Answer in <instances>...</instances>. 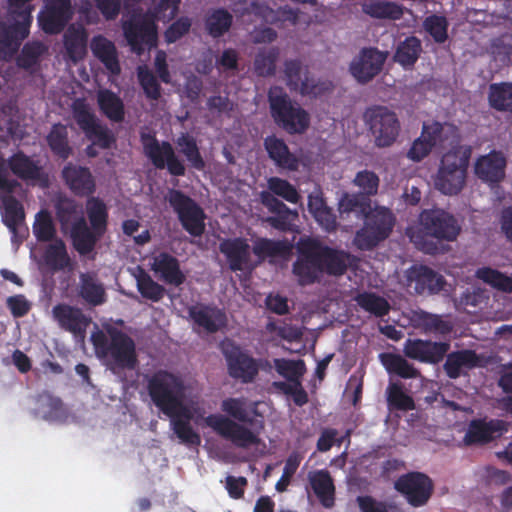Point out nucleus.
<instances>
[{
    "label": "nucleus",
    "instance_id": "bb28decb",
    "mask_svg": "<svg viewBox=\"0 0 512 512\" xmlns=\"http://www.w3.org/2000/svg\"><path fill=\"white\" fill-rule=\"evenodd\" d=\"M102 236V233L96 232V230L88 226L83 216L78 217L71 224L70 238L72 245L81 256L92 253Z\"/></svg>",
    "mask_w": 512,
    "mask_h": 512
},
{
    "label": "nucleus",
    "instance_id": "cd10ccee",
    "mask_svg": "<svg viewBox=\"0 0 512 512\" xmlns=\"http://www.w3.org/2000/svg\"><path fill=\"white\" fill-rule=\"evenodd\" d=\"M188 312L194 323L208 333H216L227 322L225 312L215 305H194L189 308Z\"/></svg>",
    "mask_w": 512,
    "mask_h": 512
},
{
    "label": "nucleus",
    "instance_id": "58836bf2",
    "mask_svg": "<svg viewBox=\"0 0 512 512\" xmlns=\"http://www.w3.org/2000/svg\"><path fill=\"white\" fill-rule=\"evenodd\" d=\"M232 25L233 15L225 8L210 9L204 17L205 31L213 39L224 36Z\"/></svg>",
    "mask_w": 512,
    "mask_h": 512
},
{
    "label": "nucleus",
    "instance_id": "423d86ee",
    "mask_svg": "<svg viewBox=\"0 0 512 512\" xmlns=\"http://www.w3.org/2000/svg\"><path fill=\"white\" fill-rule=\"evenodd\" d=\"M471 155L470 145L459 144L444 153L434 178L435 188L445 195L460 193L466 184Z\"/></svg>",
    "mask_w": 512,
    "mask_h": 512
},
{
    "label": "nucleus",
    "instance_id": "9b49d317",
    "mask_svg": "<svg viewBox=\"0 0 512 512\" xmlns=\"http://www.w3.org/2000/svg\"><path fill=\"white\" fill-rule=\"evenodd\" d=\"M166 200L182 228L192 237H200L205 232L206 215L203 208L190 196L178 189H169Z\"/></svg>",
    "mask_w": 512,
    "mask_h": 512
},
{
    "label": "nucleus",
    "instance_id": "f257e3e1",
    "mask_svg": "<svg viewBox=\"0 0 512 512\" xmlns=\"http://www.w3.org/2000/svg\"><path fill=\"white\" fill-rule=\"evenodd\" d=\"M222 414H210L205 418V424L222 438L231 441L236 447L249 448L258 445L260 439L249 426L256 424L258 416L256 404L249 408L244 397H229L221 402Z\"/></svg>",
    "mask_w": 512,
    "mask_h": 512
},
{
    "label": "nucleus",
    "instance_id": "f03ea898",
    "mask_svg": "<svg viewBox=\"0 0 512 512\" xmlns=\"http://www.w3.org/2000/svg\"><path fill=\"white\" fill-rule=\"evenodd\" d=\"M298 252L292 271L302 286L319 282L324 274L341 276L347 270L348 254L316 239L302 240Z\"/></svg>",
    "mask_w": 512,
    "mask_h": 512
},
{
    "label": "nucleus",
    "instance_id": "2eb2a0df",
    "mask_svg": "<svg viewBox=\"0 0 512 512\" xmlns=\"http://www.w3.org/2000/svg\"><path fill=\"white\" fill-rule=\"evenodd\" d=\"M38 15L41 29L49 35L61 33L73 18L74 9L71 0H44Z\"/></svg>",
    "mask_w": 512,
    "mask_h": 512
},
{
    "label": "nucleus",
    "instance_id": "69168bd1",
    "mask_svg": "<svg viewBox=\"0 0 512 512\" xmlns=\"http://www.w3.org/2000/svg\"><path fill=\"white\" fill-rule=\"evenodd\" d=\"M46 47L41 42L26 43L17 58V65L20 68L29 70L38 64L40 57L45 53Z\"/></svg>",
    "mask_w": 512,
    "mask_h": 512
},
{
    "label": "nucleus",
    "instance_id": "7ed1b4c3",
    "mask_svg": "<svg viewBox=\"0 0 512 512\" xmlns=\"http://www.w3.org/2000/svg\"><path fill=\"white\" fill-rule=\"evenodd\" d=\"M292 244L287 240H274L265 237L257 238L252 246L244 237L225 238L219 243V251L224 255L231 271L252 269L251 251L259 259L286 258L292 252Z\"/></svg>",
    "mask_w": 512,
    "mask_h": 512
},
{
    "label": "nucleus",
    "instance_id": "7c9ffc66",
    "mask_svg": "<svg viewBox=\"0 0 512 512\" xmlns=\"http://www.w3.org/2000/svg\"><path fill=\"white\" fill-rule=\"evenodd\" d=\"M506 158L501 152L492 151L481 156L475 163V174L488 183H498L505 176Z\"/></svg>",
    "mask_w": 512,
    "mask_h": 512
},
{
    "label": "nucleus",
    "instance_id": "0eeeda50",
    "mask_svg": "<svg viewBox=\"0 0 512 512\" xmlns=\"http://www.w3.org/2000/svg\"><path fill=\"white\" fill-rule=\"evenodd\" d=\"M268 102L274 122L288 134H303L309 128V113L293 102L282 87L275 86L269 90Z\"/></svg>",
    "mask_w": 512,
    "mask_h": 512
},
{
    "label": "nucleus",
    "instance_id": "f704fd0d",
    "mask_svg": "<svg viewBox=\"0 0 512 512\" xmlns=\"http://www.w3.org/2000/svg\"><path fill=\"white\" fill-rule=\"evenodd\" d=\"M411 325L424 333L449 334L453 327L440 315L432 314L424 310H414L410 316Z\"/></svg>",
    "mask_w": 512,
    "mask_h": 512
},
{
    "label": "nucleus",
    "instance_id": "864d4df0",
    "mask_svg": "<svg viewBox=\"0 0 512 512\" xmlns=\"http://www.w3.org/2000/svg\"><path fill=\"white\" fill-rule=\"evenodd\" d=\"M267 187L269 189V191H267L268 193L272 194L276 198L280 197L289 203L297 204L301 199V196L295 186L286 179L276 176L270 177L267 180Z\"/></svg>",
    "mask_w": 512,
    "mask_h": 512
},
{
    "label": "nucleus",
    "instance_id": "412c9836",
    "mask_svg": "<svg viewBox=\"0 0 512 512\" xmlns=\"http://www.w3.org/2000/svg\"><path fill=\"white\" fill-rule=\"evenodd\" d=\"M262 204L275 214L266 218V222L274 229L281 232L293 231L294 222L298 218V212L290 209L285 203L268 192H261Z\"/></svg>",
    "mask_w": 512,
    "mask_h": 512
},
{
    "label": "nucleus",
    "instance_id": "5fc2aeb1",
    "mask_svg": "<svg viewBox=\"0 0 512 512\" xmlns=\"http://www.w3.org/2000/svg\"><path fill=\"white\" fill-rule=\"evenodd\" d=\"M476 276L478 279L497 290L505 293H512V277L507 276L496 269L490 267L479 268L476 271Z\"/></svg>",
    "mask_w": 512,
    "mask_h": 512
},
{
    "label": "nucleus",
    "instance_id": "aec40b11",
    "mask_svg": "<svg viewBox=\"0 0 512 512\" xmlns=\"http://www.w3.org/2000/svg\"><path fill=\"white\" fill-rule=\"evenodd\" d=\"M61 176L70 191L78 197H91L96 191L95 178L87 167L67 163Z\"/></svg>",
    "mask_w": 512,
    "mask_h": 512
},
{
    "label": "nucleus",
    "instance_id": "9d476101",
    "mask_svg": "<svg viewBox=\"0 0 512 512\" xmlns=\"http://www.w3.org/2000/svg\"><path fill=\"white\" fill-rule=\"evenodd\" d=\"M140 143L144 155L159 170L166 169L171 176L181 177L186 174V166L176 154L169 141H159L154 132H140Z\"/></svg>",
    "mask_w": 512,
    "mask_h": 512
},
{
    "label": "nucleus",
    "instance_id": "dca6fc26",
    "mask_svg": "<svg viewBox=\"0 0 512 512\" xmlns=\"http://www.w3.org/2000/svg\"><path fill=\"white\" fill-rule=\"evenodd\" d=\"M386 59L387 53L375 47H365L351 61L349 71L358 83L367 84L380 74Z\"/></svg>",
    "mask_w": 512,
    "mask_h": 512
},
{
    "label": "nucleus",
    "instance_id": "c9c22d12",
    "mask_svg": "<svg viewBox=\"0 0 512 512\" xmlns=\"http://www.w3.org/2000/svg\"><path fill=\"white\" fill-rule=\"evenodd\" d=\"M308 479L320 503L325 508H331L335 501V486L329 471L322 469L311 472Z\"/></svg>",
    "mask_w": 512,
    "mask_h": 512
},
{
    "label": "nucleus",
    "instance_id": "f3484780",
    "mask_svg": "<svg viewBox=\"0 0 512 512\" xmlns=\"http://www.w3.org/2000/svg\"><path fill=\"white\" fill-rule=\"evenodd\" d=\"M124 36L137 55L143 54L146 48H153L157 45V26L147 18L130 20L123 25Z\"/></svg>",
    "mask_w": 512,
    "mask_h": 512
},
{
    "label": "nucleus",
    "instance_id": "774afa93",
    "mask_svg": "<svg viewBox=\"0 0 512 512\" xmlns=\"http://www.w3.org/2000/svg\"><path fill=\"white\" fill-rule=\"evenodd\" d=\"M491 54L495 61L503 65L512 63V36L504 35L495 39L491 45Z\"/></svg>",
    "mask_w": 512,
    "mask_h": 512
},
{
    "label": "nucleus",
    "instance_id": "0e129e2a",
    "mask_svg": "<svg viewBox=\"0 0 512 512\" xmlns=\"http://www.w3.org/2000/svg\"><path fill=\"white\" fill-rule=\"evenodd\" d=\"M387 402L391 409L410 411L415 409V402L411 396L403 391L401 384L392 383L387 389Z\"/></svg>",
    "mask_w": 512,
    "mask_h": 512
},
{
    "label": "nucleus",
    "instance_id": "6e6d98bb",
    "mask_svg": "<svg viewBox=\"0 0 512 512\" xmlns=\"http://www.w3.org/2000/svg\"><path fill=\"white\" fill-rule=\"evenodd\" d=\"M72 117L82 132L99 121L84 98H76L71 105Z\"/></svg>",
    "mask_w": 512,
    "mask_h": 512
},
{
    "label": "nucleus",
    "instance_id": "09e8293b",
    "mask_svg": "<svg viewBox=\"0 0 512 512\" xmlns=\"http://www.w3.org/2000/svg\"><path fill=\"white\" fill-rule=\"evenodd\" d=\"M4 216L3 222L12 233V241L18 236V226L24 221L25 213L22 204L14 197L8 196L3 200Z\"/></svg>",
    "mask_w": 512,
    "mask_h": 512
},
{
    "label": "nucleus",
    "instance_id": "4468645a",
    "mask_svg": "<svg viewBox=\"0 0 512 512\" xmlns=\"http://www.w3.org/2000/svg\"><path fill=\"white\" fill-rule=\"evenodd\" d=\"M222 353L227 363L228 373L233 379L240 380L242 383H250L258 375L257 361L235 343L223 342Z\"/></svg>",
    "mask_w": 512,
    "mask_h": 512
},
{
    "label": "nucleus",
    "instance_id": "a19ab883",
    "mask_svg": "<svg viewBox=\"0 0 512 512\" xmlns=\"http://www.w3.org/2000/svg\"><path fill=\"white\" fill-rule=\"evenodd\" d=\"M380 357L389 374L403 379H415L420 376V371L400 354L383 353Z\"/></svg>",
    "mask_w": 512,
    "mask_h": 512
},
{
    "label": "nucleus",
    "instance_id": "a18cd8bd",
    "mask_svg": "<svg viewBox=\"0 0 512 512\" xmlns=\"http://www.w3.org/2000/svg\"><path fill=\"white\" fill-rule=\"evenodd\" d=\"M86 213L91 228L104 235L108 225V209L104 201L99 197H89L86 201Z\"/></svg>",
    "mask_w": 512,
    "mask_h": 512
},
{
    "label": "nucleus",
    "instance_id": "393cba45",
    "mask_svg": "<svg viewBox=\"0 0 512 512\" xmlns=\"http://www.w3.org/2000/svg\"><path fill=\"white\" fill-rule=\"evenodd\" d=\"M16 15L18 20L15 23L0 30V46L11 53L17 51L22 41L28 36L32 21L30 9L19 11Z\"/></svg>",
    "mask_w": 512,
    "mask_h": 512
},
{
    "label": "nucleus",
    "instance_id": "49530a36",
    "mask_svg": "<svg viewBox=\"0 0 512 512\" xmlns=\"http://www.w3.org/2000/svg\"><path fill=\"white\" fill-rule=\"evenodd\" d=\"M362 11L372 18L399 20L404 10L401 5L387 1H370L363 4Z\"/></svg>",
    "mask_w": 512,
    "mask_h": 512
},
{
    "label": "nucleus",
    "instance_id": "ea45409f",
    "mask_svg": "<svg viewBox=\"0 0 512 512\" xmlns=\"http://www.w3.org/2000/svg\"><path fill=\"white\" fill-rule=\"evenodd\" d=\"M97 104L101 113L110 121L120 123L125 118V107L122 99L109 89L99 90Z\"/></svg>",
    "mask_w": 512,
    "mask_h": 512
},
{
    "label": "nucleus",
    "instance_id": "39448f33",
    "mask_svg": "<svg viewBox=\"0 0 512 512\" xmlns=\"http://www.w3.org/2000/svg\"><path fill=\"white\" fill-rule=\"evenodd\" d=\"M97 357L113 372L133 370L138 364L134 340L117 328L98 330L91 335Z\"/></svg>",
    "mask_w": 512,
    "mask_h": 512
},
{
    "label": "nucleus",
    "instance_id": "603ef678",
    "mask_svg": "<svg viewBox=\"0 0 512 512\" xmlns=\"http://www.w3.org/2000/svg\"><path fill=\"white\" fill-rule=\"evenodd\" d=\"M176 144L181 148V153L186 157L192 168L198 171L205 168V161L193 136L182 133L177 138Z\"/></svg>",
    "mask_w": 512,
    "mask_h": 512
},
{
    "label": "nucleus",
    "instance_id": "37998d69",
    "mask_svg": "<svg viewBox=\"0 0 512 512\" xmlns=\"http://www.w3.org/2000/svg\"><path fill=\"white\" fill-rule=\"evenodd\" d=\"M80 297L89 305L99 306L106 301V292L101 283L91 274L80 275Z\"/></svg>",
    "mask_w": 512,
    "mask_h": 512
},
{
    "label": "nucleus",
    "instance_id": "1a4fd4ad",
    "mask_svg": "<svg viewBox=\"0 0 512 512\" xmlns=\"http://www.w3.org/2000/svg\"><path fill=\"white\" fill-rule=\"evenodd\" d=\"M395 224L393 213L385 207L368 210L364 214V225L356 232L355 245L361 250H371L391 234Z\"/></svg>",
    "mask_w": 512,
    "mask_h": 512
},
{
    "label": "nucleus",
    "instance_id": "6e6552de",
    "mask_svg": "<svg viewBox=\"0 0 512 512\" xmlns=\"http://www.w3.org/2000/svg\"><path fill=\"white\" fill-rule=\"evenodd\" d=\"M147 391L153 404L163 413L170 414L186 397L181 377L166 370H158L147 381Z\"/></svg>",
    "mask_w": 512,
    "mask_h": 512
},
{
    "label": "nucleus",
    "instance_id": "338daca9",
    "mask_svg": "<svg viewBox=\"0 0 512 512\" xmlns=\"http://www.w3.org/2000/svg\"><path fill=\"white\" fill-rule=\"evenodd\" d=\"M137 77L145 96L150 100H158L161 97V86L156 76L146 66L137 68Z\"/></svg>",
    "mask_w": 512,
    "mask_h": 512
},
{
    "label": "nucleus",
    "instance_id": "c756f323",
    "mask_svg": "<svg viewBox=\"0 0 512 512\" xmlns=\"http://www.w3.org/2000/svg\"><path fill=\"white\" fill-rule=\"evenodd\" d=\"M151 269L164 283L173 286L182 285L186 276L180 268L179 260L168 252H160L153 258Z\"/></svg>",
    "mask_w": 512,
    "mask_h": 512
},
{
    "label": "nucleus",
    "instance_id": "4d7b16f0",
    "mask_svg": "<svg viewBox=\"0 0 512 512\" xmlns=\"http://www.w3.org/2000/svg\"><path fill=\"white\" fill-rule=\"evenodd\" d=\"M93 145L101 149H110L116 143V136L107 125L100 120L83 132Z\"/></svg>",
    "mask_w": 512,
    "mask_h": 512
},
{
    "label": "nucleus",
    "instance_id": "a878e982",
    "mask_svg": "<svg viewBox=\"0 0 512 512\" xmlns=\"http://www.w3.org/2000/svg\"><path fill=\"white\" fill-rule=\"evenodd\" d=\"M421 135L429 141L434 148L444 149L446 146H455L460 139L459 129L454 124L439 121L424 122Z\"/></svg>",
    "mask_w": 512,
    "mask_h": 512
},
{
    "label": "nucleus",
    "instance_id": "8fccbe9b",
    "mask_svg": "<svg viewBox=\"0 0 512 512\" xmlns=\"http://www.w3.org/2000/svg\"><path fill=\"white\" fill-rule=\"evenodd\" d=\"M43 258L46 266L54 272L64 270L70 264L65 243L61 239L46 248Z\"/></svg>",
    "mask_w": 512,
    "mask_h": 512
},
{
    "label": "nucleus",
    "instance_id": "b1692460",
    "mask_svg": "<svg viewBox=\"0 0 512 512\" xmlns=\"http://www.w3.org/2000/svg\"><path fill=\"white\" fill-rule=\"evenodd\" d=\"M184 401L185 398H180V404L174 411L165 415L171 419L172 430L181 443L187 446H199L201 444V437L190 424L192 414L184 404Z\"/></svg>",
    "mask_w": 512,
    "mask_h": 512
},
{
    "label": "nucleus",
    "instance_id": "de8ad7c7",
    "mask_svg": "<svg viewBox=\"0 0 512 512\" xmlns=\"http://www.w3.org/2000/svg\"><path fill=\"white\" fill-rule=\"evenodd\" d=\"M354 300L361 309L376 317H384L390 311L389 302L374 292L358 293Z\"/></svg>",
    "mask_w": 512,
    "mask_h": 512
},
{
    "label": "nucleus",
    "instance_id": "e433bc0d",
    "mask_svg": "<svg viewBox=\"0 0 512 512\" xmlns=\"http://www.w3.org/2000/svg\"><path fill=\"white\" fill-rule=\"evenodd\" d=\"M443 369L450 379L461 376L462 368L472 369L479 365V356L474 350L463 349L446 354Z\"/></svg>",
    "mask_w": 512,
    "mask_h": 512
},
{
    "label": "nucleus",
    "instance_id": "5701e85b",
    "mask_svg": "<svg viewBox=\"0 0 512 512\" xmlns=\"http://www.w3.org/2000/svg\"><path fill=\"white\" fill-rule=\"evenodd\" d=\"M52 315L62 329L75 337H84L90 320L80 308L61 303L53 307Z\"/></svg>",
    "mask_w": 512,
    "mask_h": 512
},
{
    "label": "nucleus",
    "instance_id": "680f3d73",
    "mask_svg": "<svg viewBox=\"0 0 512 512\" xmlns=\"http://www.w3.org/2000/svg\"><path fill=\"white\" fill-rule=\"evenodd\" d=\"M33 233L39 242H48L54 239L56 228L51 214L47 210H40L33 223Z\"/></svg>",
    "mask_w": 512,
    "mask_h": 512
},
{
    "label": "nucleus",
    "instance_id": "72a5a7b5",
    "mask_svg": "<svg viewBox=\"0 0 512 512\" xmlns=\"http://www.w3.org/2000/svg\"><path fill=\"white\" fill-rule=\"evenodd\" d=\"M90 48L93 55L111 74H120L121 67L118 59L117 49L111 40L107 39L103 35H96L91 40Z\"/></svg>",
    "mask_w": 512,
    "mask_h": 512
},
{
    "label": "nucleus",
    "instance_id": "c03bdc74",
    "mask_svg": "<svg viewBox=\"0 0 512 512\" xmlns=\"http://www.w3.org/2000/svg\"><path fill=\"white\" fill-rule=\"evenodd\" d=\"M489 105L501 112H512V83H493L489 86Z\"/></svg>",
    "mask_w": 512,
    "mask_h": 512
},
{
    "label": "nucleus",
    "instance_id": "4be33fe9",
    "mask_svg": "<svg viewBox=\"0 0 512 512\" xmlns=\"http://www.w3.org/2000/svg\"><path fill=\"white\" fill-rule=\"evenodd\" d=\"M408 281L414 283V290L419 295L439 293L446 281L444 277L425 265H414L408 270Z\"/></svg>",
    "mask_w": 512,
    "mask_h": 512
},
{
    "label": "nucleus",
    "instance_id": "3c124183",
    "mask_svg": "<svg viewBox=\"0 0 512 512\" xmlns=\"http://www.w3.org/2000/svg\"><path fill=\"white\" fill-rule=\"evenodd\" d=\"M279 54L280 52L277 47L260 50L254 58V73L259 77H270L275 75L276 62L279 58Z\"/></svg>",
    "mask_w": 512,
    "mask_h": 512
},
{
    "label": "nucleus",
    "instance_id": "bf43d9fd",
    "mask_svg": "<svg viewBox=\"0 0 512 512\" xmlns=\"http://www.w3.org/2000/svg\"><path fill=\"white\" fill-rule=\"evenodd\" d=\"M449 22L443 15L432 14L423 21L424 30L432 37L435 43L443 44L448 39Z\"/></svg>",
    "mask_w": 512,
    "mask_h": 512
},
{
    "label": "nucleus",
    "instance_id": "79ce46f5",
    "mask_svg": "<svg viewBox=\"0 0 512 512\" xmlns=\"http://www.w3.org/2000/svg\"><path fill=\"white\" fill-rule=\"evenodd\" d=\"M422 52V44L416 36L406 37L401 41L394 53V61L404 68H411L417 62Z\"/></svg>",
    "mask_w": 512,
    "mask_h": 512
},
{
    "label": "nucleus",
    "instance_id": "6ab92c4d",
    "mask_svg": "<svg viewBox=\"0 0 512 512\" xmlns=\"http://www.w3.org/2000/svg\"><path fill=\"white\" fill-rule=\"evenodd\" d=\"M8 167L21 180L37 182L43 188L49 185V175L39 161L33 160L22 151L9 157Z\"/></svg>",
    "mask_w": 512,
    "mask_h": 512
},
{
    "label": "nucleus",
    "instance_id": "13d9d810",
    "mask_svg": "<svg viewBox=\"0 0 512 512\" xmlns=\"http://www.w3.org/2000/svg\"><path fill=\"white\" fill-rule=\"evenodd\" d=\"M302 63L298 59L286 60L284 63V74L287 80V85L290 88L296 89L300 87L302 94L312 92V87L308 84V79H301Z\"/></svg>",
    "mask_w": 512,
    "mask_h": 512
},
{
    "label": "nucleus",
    "instance_id": "f8f14e48",
    "mask_svg": "<svg viewBox=\"0 0 512 512\" xmlns=\"http://www.w3.org/2000/svg\"><path fill=\"white\" fill-rule=\"evenodd\" d=\"M364 119L378 147H388L396 141L400 122L395 112L386 106L375 105L366 109Z\"/></svg>",
    "mask_w": 512,
    "mask_h": 512
},
{
    "label": "nucleus",
    "instance_id": "473e14b6",
    "mask_svg": "<svg viewBox=\"0 0 512 512\" xmlns=\"http://www.w3.org/2000/svg\"><path fill=\"white\" fill-rule=\"evenodd\" d=\"M264 148L269 158L281 169L296 171L299 167L298 158L289 150L283 139L275 135L267 136L264 139Z\"/></svg>",
    "mask_w": 512,
    "mask_h": 512
},
{
    "label": "nucleus",
    "instance_id": "4c0bfd02",
    "mask_svg": "<svg viewBox=\"0 0 512 512\" xmlns=\"http://www.w3.org/2000/svg\"><path fill=\"white\" fill-rule=\"evenodd\" d=\"M46 142L52 154L58 159L65 161L73 155L67 126L62 123L52 125L46 136Z\"/></svg>",
    "mask_w": 512,
    "mask_h": 512
},
{
    "label": "nucleus",
    "instance_id": "2f4dec72",
    "mask_svg": "<svg viewBox=\"0 0 512 512\" xmlns=\"http://www.w3.org/2000/svg\"><path fill=\"white\" fill-rule=\"evenodd\" d=\"M88 32L82 25H70L63 35L65 56L73 63H78L87 55Z\"/></svg>",
    "mask_w": 512,
    "mask_h": 512
},
{
    "label": "nucleus",
    "instance_id": "052dcab7",
    "mask_svg": "<svg viewBox=\"0 0 512 512\" xmlns=\"http://www.w3.org/2000/svg\"><path fill=\"white\" fill-rule=\"evenodd\" d=\"M136 280L137 289L143 298L152 302H159L164 297L166 292L164 286L155 282L145 271L142 270Z\"/></svg>",
    "mask_w": 512,
    "mask_h": 512
},
{
    "label": "nucleus",
    "instance_id": "e2e57ef3",
    "mask_svg": "<svg viewBox=\"0 0 512 512\" xmlns=\"http://www.w3.org/2000/svg\"><path fill=\"white\" fill-rule=\"evenodd\" d=\"M274 366L277 373L289 382L300 384V378L305 372L303 360L275 359Z\"/></svg>",
    "mask_w": 512,
    "mask_h": 512
},
{
    "label": "nucleus",
    "instance_id": "a211bd4d",
    "mask_svg": "<svg viewBox=\"0 0 512 512\" xmlns=\"http://www.w3.org/2000/svg\"><path fill=\"white\" fill-rule=\"evenodd\" d=\"M450 349L447 342H433L423 339H407L404 343L403 352L407 358L422 363H440Z\"/></svg>",
    "mask_w": 512,
    "mask_h": 512
},
{
    "label": "nucleus",
    "instance_id": "c85d7f7f",
    "mask_svg": "<svg viewBox=\"0 0 512 512\" xmlns=\"http://www.w3.org/2000/svg\"><path fill=\"white\" fill-rule=\"evenodd\" d=\"M503 429L501 420L474 419L469 423L463 441L468 446L484 445L491 442L496 434L500 435Z\"/></svg>",
    "mask_w": 512,
    "mask_h": 512
},
{
    "label": "nucleus",
    "instance_id": "20e7f679",
    "mask_svg": "<svg viewBox=\"0 0 512 512\" xmlns=\"http://www.w3.org/2000/svg\"><path fill=\"white\" fill-rule=\"evenodd\" d=\"M461 228L455 217L443 209H425L419 215L416 227L407 229V235L415 247L430 255H435L439 247L433 239L439 242L455 241Z\"/></svg>",
    "mask_w": 512,
    "mask_h": 512
},
{
    "label": "nucleus",
    "instance_id": "ddd939ff",
    "mask_svg": "<svg viewBox=\"0 0 512 512\" xmlns=\"http://www.w3.org/2000/svg\"><path fill=\"white\" fill-rule=\"evenodd\" d=\"M394 489L399 492L412 507H422L431 498L434 484L431 478L417 471L401 475L394 482Z\"/></svg>",
    "mask_w": 512,
    "mask_h": 512
}]
</instances>
